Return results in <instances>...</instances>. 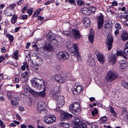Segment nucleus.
<instances>
[{
    "mask_svg": "<svg viewBox=\"0 0 128 128\" xmlns=\"http://www.w3.org/2000/svg\"><path fill=\"white\" fill-rule=\"evenodd\" d=\"M26 88V89L28 90L35 97L38 98L40 97H41L42 98H44L45 96L46 92L44 90H43L42 91L38 92L34 91L32 90L29 89L28 87L24 86V90L25 91L26 90L25 89Z\"/></svg>",
    "mask_w": 128,
    "mask_h": 128,
    "instance_id": "f257e3e1",
    "label": "nucleus"
},
{
    "mask_svg": "<svg viewBox=\"0 0 128 128\" xmlns=\"http://www.w3.org/2000/svg\"><path fill=\"white\" fill-rule=\"evenodd\" d=\"M72 122L73 124L74 125H76L74 128H87L86 125L82 122L80 123L78 125L80 120L77 117H74Z\"/></svg>",
    "mask_w": 128,
    "mask_h": 128,
    "instance_id": "f03ea898",
    "label": "nucleus"
},
{
    "mask_svg": "<svg viewBox=\"0 0 128 128\" xmlns=\"http://www.w3.org/2000/svg\"><path fill=\"white\" fill-rule=\"evenodd\" d=\"M117 74L114 72L110 71L108 72L106 77V79L108 82H111L117 78Z\"/></svg>",
    "mask_w": 128,
    "mask_h": 128,
    "instance_id": "7ed1b4c3",
    "label": "nucleus"
},
{
    "mask_svg": "<svg viewBox=\"0 0 128 128\" xmlns=\"http://www.w3.org/2000/svg\"><path fill=\"white\" fill-rule=\"evenodd\" d=\"M69 109L72 112L76 114L80 109V105L78 102H74L70 106Z\"/></svg>",
    "mask_w": 128,
    "mask_h": 128,
    "instance_id": "20e7f679",
    "label": "nucleus"
},
{
    "mask_svg": "<svg viewBox=\"0 0 128 128\" xmlns=\"http://www.w3.org/2000/svg\"><path fill=\"white\" fill-rule=\"evenodd\" d=\"M32 86L38 89H40L41 88L42 81L36 78H34L31 80Z\"/></svg>",
    "mask_w": 128,
    "mask_h": 128,
    "instance_id": "39448f33",
    "label": "nucleus"
},
{
    "mask_svg": "<svg viewBox=\"0 0 128 128\" xmlns=\"http://www.w3.org/2000/svg\"><path fill=\"white\" fill-rule=\"evenodd\" d=\"M16 5L15 4H12L10 6L6 9L4 12V14L7 16H12V12H14V8Z\"/></svg>",
    "mask_w": 128,
    "mask_h": 128,
    "instance_id": "423d86ee",
    "label": "nucleus"
},
{
    "mask_svg": "<svg viewBox=\"0 0 128 128\" xmlns=\"http://www.w3.org/2000/svg\"><path fill=\"white\" fill-rule=\"evenodd\" d=\"M56 118L54 116L48 115L44 117L43 118V121L47 124H51L56 121Z\"/></svg>",
    "mask_w": 128,
    "mask_h": 128,
    "instance_id": "0eeeda50",
    "label": "nucleus"
},
{
    "mask_svg": "<svg viewBox=\"0 0 128 128\" xmlns=\"http://www.w3.org/2000/svg\"><path fill=\"white\" fill-rule=\"evenodd\" d=\"M84 88L81 86H75L74 88H72V91L73 94L75 95H79L80 93L82 92Z\"/></svg>",
    "mask_w": 128,
    "mask_h": 128,
    "instance_id": "6e6552de",
    "label": "nucleus"
},
{
    "mask_svg": "<svg viewBox=\"0 0 128 128\" xmlns=\"http://www.w3.org/2000/svg\"><path fill=\"white\" fill-rule=\"evenodd\" d=\"M71 36L74 39L78 40L80 38L81 36L78 30L76 29H72L71 31Z\"/></svg>",
    "mask_w": 128,
    "mask_h": 128,
    "instance_id": "1a4fd4ad",
    "label": "nucleus"
},
{
    "mask_svg": "<svg viewBox=\"0 0 128 128\" xmlns=\"http://www.w3.org/2000/svg\"><path fill=\"white\" fill-rule=\"evenodd\" d=\"M57 57L60 59H63L66 60L68 59L69 57V55L66 52H59L57 54Z\"/></svg>",
    "mask_w": 128,
    "mask_h": 128,
    "instance_id": "9d476101",
    "label": "nucleus"
},
{
    "mask_svg": "<svg viewBox=\"0 0 128 128\" xmlns=\"http://www.w3.org/2000/svg\"><path fill=\"white\" fill-rule=\"evenodd\" d=\"M113 38L111 34H108L107 36L106 45L109 50H110L112 48V44L113 42Z\"/></svg>",
    "mask_w": 128,
    "mask_h": 128,
    "instance_id": "9b49d317",
    "label": "nucleus"
},
{
    "mask_svg": "<svg viewBox=\"0 0 128 128\" xmlns=\"http://www.w3.org/2000/svg\"><path fill=\"white\" fill-rule=\"evenodd\" d=\"M78 47L76 44H74L73 46L68 48L69 51L71 53L72 55H74L76 54L78 51Z\"/></svg>",
    "mask_w": 128,
    "mask_h": 128,
    "instance_id": "f8f14e48",
    "label": "nucleus"
},
{
    "mask_svg": "<svg viewBox=\"0 0 128 128\" xmlns=\"http://www.w3.org/2000/svg\"><path fill=\"white\" fill-rule=\"evenodd\" d=\"M95 9L94 7L92 6L88 8L84 7L80 9V11L82 13L86 15H87L88 14L87 12L90 11L94 12V10Z\"/></svg>",
    "mask_w": 128,
    "mask_h": 128,
    "instance_id": "ddd939ff",
    "label": "nucleus"
},
{
    "mask_svg": "<svg viewBox=\"0 0 128 128\" xmlns=\"http://www.w3.org/2000/svg\"><path fill=\"white\" fill-rule=\"evenodd\" d=\"M45 104L43 101L39 102H38L37 105L38 110L41 112L45 110Z\"/></svg>",
    "mask_w": 128,
    "mask_h": 128,
    "instance_id": "4468645a",
    "label": "nucleus"
},
{
    "mask_svg": "<svg viewBox=\"0 0 128 128\" xmlns=\"http://www.w3.org/2000/svg\"><path fill=\"white\" fill-rule=\"evenodd\" d=\"M97 57L98 60L103 64L105 62V58L103 54L100 52H98L97 54Z\"/></svg>",
    "mask_w": 128,
    "mask_h": 128,
    "instance_id": "2eb2a0df",
    "label": "nucleus"
},
{
    "mask_svg": "<svg viewBox=\"0 0 128 128\" xmlns=\"http://www.w3.org/2000/svg\"><path fill=\"white\" fill-rule=\"evenodd\" d=\"M57 106L59 107H61L64 104V97L63 96H60L57 100Z\"/></svg>",
    "mask_w": 128,
    "mask_h": 128,
    "instance_id": "dca6fc26",
    "label": "nucleus"
},
{
    "mask_svg": "<svg viewBox=\"0 0 128 128\" xmlns=\"http://www.w3.org/2000/svg\"><path fill=\"white\" fill-rule=\"evenodd\" d=\"M103 16L102 15L100 16L98 18V26L99 29L101 28L102 26L103 23Z\"/></svg>",
    "mask_w": 128,
    "mask_h": 128,
    "instance_id": "f3484780",
    "label": "nucleus"
},
{
    "mask_svg": "<svg viewBox=\"0 0 128 128\" xmlns=\"http://www.w3.org/2000/svg\"><path fill=\"white\" fill-rule=\"evenodd\" d=\"M94 30L92 29L90 30V33L88 35V39L89 40L90 42L92 43L94 41Z\"/></svg>",
    "mask_w": 128,
    "mask_h": 128,
    "instance_id": "a211bd4d",
    "label": "nucleus"
},
{
    "mask_svg": "<svg viewBox=\"0 0 128 128\" xmlns=\"http://www.w3.org/2000/svg\"><path fill=\"white\" fill-rule=\"evenodd\" d=\"M120 36L123 41L127 40L128 39V33L126 30H124L122 32Z\"/></svg>",
    "mask_w": 128,
    "mask_h": 128,
    "instance_id": "6ab92c4d",
    "label": "nucleus"
},
{
    "mask_svg": "<svg viewBox=\"0 0 128 128\" xmlns=\"http://www.w3.org/2000/svg\"><path fill=\"white\" fill-rule=\"evenodd\" d=\"M44 50L48 51L53 50L54 48L50 44H46L43 48Z\"/></svg>",
    "mask_w": 128,
    "mask_h": 128,
    "instance_id": "aec40b11",
    "label": "nucleus"
},
{
    "mask_svg": "<svg viewBox=\"0 0 128 128\" xmlns=\"http://www.w3.org/2000/svg\"><path fill=\"white\" fill-rule=\"evenodd\" d=\"M83 22L84 25L86 27L89 26L90 23V20L89 18L88 17H86L84 18Z\"/></svg>",
    "mask_w": 128,
    "mask_h": 128,
    "instance_id": "412c9836",
    "label": "nucleus"
},
{
    "mask_svg": "<svg viewBox=\"0 0 128 128\" xmlns=\"http://www.w3.org/2000/svg\"><path fill=\"white\" fill-rule=\"evenodd\" d=\"M61 116L63 118L68 119L72 117V115L67 113L64 112L61 114Z\"/></svg>",
    "mask_w": 128,
    "mask_h": 128,
    "instance_id": "4be33fe9",
    "label": "nucleus"
},
{
    "mask_svg": "<svg viewBox=\"0 0 128 128\" xmlns=\"http://www.w3.org/2000/svg\"><path fill=\"white\" fill-rule=\"evenodd\" d=\"M32 63L35 65L40 66L42 64V60L40 58H36L35 62H33Z\"/></svg>",
    "mask_w": 128,
    "mask_h": 128,
    "instance_id": "5701e85b",
    "label": "nucleus"
},
{
    "mask_svg": "<svg viewBox=\"0 0 128 128\" xmlns=\"http://www.w3.org/2000/svg\"><path fill=\"white\" fill-rule=\"evenodd\" d=\"M117 53L118 56H120L122 57L125 59H127L128 58V57L126 56V55L124 54V51L123 52L122 51H117Z\"/></svg>",
    "mask_w": 128,
    "mask_h": 128,
    "instance_id": "b1692460",
    "label": "nucleus"
},
{
    "mask_svg": "<svg viewBox=\"0 0 128 128\" xmlns=\"http://www.w3.org/2000/svg\"><path fill=\"white\" fill-rule=\"evenodd\" d=\"M87 62L88 64L92 66L94 65L95 62L92 58H89L87 60Z\"/></svg>",
    "mask_w": 128,
    "mask_h": 128,
    "instance_id": "393cba45",
    "label": "nucleus"
},
{
    "mask_svg": "<svg viewBox=\"0 0 128 128\" xmlns=\"http://www.w3.org/2000/svg\"><path fill=\"white\" fill-rule=\"evenodd\" d=\"M58 92L57 91H54V92L53 94L52 95V97L54 98L56 100H58V98L60 96H59V94H58Z\"/></svg>",
    "mask_w": 128,
    "mask_h": 128,
    "instance_id": "a878e982",
    "label": "nucleus"
},
{
    "mask_svg": "<svg viewBox=\"0 0 128 128\" xmlns=\"http://www.w3.org/2000/svg\"><path fill=\"white\" fill-rule=\"evenodd\" d=\"M66 76H61L58 82L62 83H64L66 80Z\"/></svg>",
    "mask_w": 128,
    "mask_h": 128,
    "instance_id": "bb28decb",
    "label": "nucleus"
},
{
    "mask_svg": "<svg viewBox=\"0 0 128 128\" xmlns=\"http://www.w3.org/2000/svg\"><path fill=\"white\" fill-rule=\"evenodd\" d=\"M60 125L64 128H68L70 127L69 124L66 122H61L60 123Z\"/></svg>",
    "mask_w": 128,
    "mask_h": 128,
    "instance_id": "cd10ccee",
    "label": "nucleus"
},
{
    "mask_svg": "<svg viewBox=\"0 0 128 128\" xmlns=\"http://www.w3.org/2000/svg\"><path fill=\"white\" fill-rule=\"evenodd\" d=\"M116 57L114 56H112L110 58V61L111 63L114 64L116 62Z\"/></svg>",
    "mask_w": 128,
    "mask_h": 128,
    "instance_id": "c85d7f7f",
    "label": "nucleus"
},
{
    "mask_svg": "<svg viewBox=\"0 0 128 128\" xmlns=\"http://www.w3.org/2000/svg\"><path fill=\"white\" fill-rule=\"evenodd\" d=\"M120 66L121 67V70H124L127 66L126 61H124L123 63H120Z\"/></svg>",
    "mask_w": 128,
    "mask_h": 128,
    "instance_id": "c756f323",
    "label": "nucleus"
},
{
    "mask_svg": "<svg viewBox=\"0 0 128 128\" xmlns=\"http://www.w3.org/2000/svg\"><path fill=\"white\" fill-rule=\"evenodd\" d=\"M122 86L125 88L128 89V83L125 80H123L121 83Z\"/></svg>",
    "mask_w": 128,
    "mask_h": 128,
    "instance_id": "7c9ffc66",
    "label": "nucleus"
},
{
    "mask_svg": "<svg viewBox=\"0 0 128 128\" xmlns=\"http://www.w3.org/2000/svg\"><path fill=\"white\" fill-rule=\"evenodd\" d=\"M17 17L15 15H13L11 19V22L13 24H14L16 22Z\"/></svg>",
    "mask_w": 128,
    "mask_h": 128,
    "instance_id": "2f4dec72",
    "label": "nucleus"
},
{
    "mask_svg": "<svg viewBox=\"0 0 128 128\" xmlns=\"http://www.w3.org/2000/svg\"><path fill=\"white\" fill-rule=\"evenodd\" d=\"M55 38V35L52 34H48L47 36V38L49 39L50 41L53 39H54Z\"/></svg>",
    "mask_w": 128,
    "mask_h": 128,
    "instance_id": "473e14b6",
    "label": "nucleus"
},
{
    "mask_svg": "<svg viewBox=\"0 0 128 128\" xmlns=\"http://www.w3.org/2000/svg\"><path fill=\"white\" fill-rule=\"evenodd\" d=\"M6 37L8 38L9 39L11 42H12L14 40V38L13 36L9 34H7L6 35Z\"/></svg>",
    "mask_w": 128,
    "mask_h": 128,
    "instance_id": "72a5a7b5",
    "label": "nucleus"
},
{
    "mask_svg": "<svg viewBox=\"0 0 128 128\" xmlns=\"http://www.w3.org/2000/svg\"><path fill=\"white\" fill-rule=\"evenodd\" d=\"M18 50H16L15 51V52L14 53V55H12V57H14V58L17 60L18 58Z\"/></svg>",
    "mask_w": 128,
    "mask_h": 128,
    "instance_id": "f704fd0d",
    "label": "nucleus"
},
{
    "mask_svg": "<svg viewBox=\"0 0 128 128\" xmlns=\"http://www.w3.org/2000/svg\"><path fill=\"white\" fill-rule=\"evenodd\" d=\"M100 120L102 123H105L107 120V118L105 116L101 117L100 118Z\"/></svg>",
    "mask_w": 128,
    "mask_h": 128,
    "instance_id": "c9c22d12",
    "label": "nucleus"
},
{
    "mask_svg": "<svg viewBox=\"0 0 128 128\" xmlns=\"http://www.w3.org/2000/svg\"><path fill=\"white\" fill-rule=\"evenodd\" d=\"M74 44L72 42L70 41H68L66 44V46L68 47V49L71 46H73Z\"/></svg>",
    "mask_w": 128,
    "mask_h": 128,
    "instance_id": "e433bc0d",
    "label": "nucleus"
},
{
    "mask_svg": "<svg viewBox=\"0 0 128 128\" xmlns=\"http://www.w3.org/2000/svg\"><path fill=\"white\" fill-rule=\"evenodd\" d=\"M61 75L59 74H55L54 76L55 80L58 82Z\"/></svg>",
    "mask_w": 128,
    "mask_h": 128,
    "instance_id": "4c0bfd02",
    "label": "nucleus"
},
{
    "mask_svg": "<svg viewBox=\"0 0 128 128\" xmlns=\"http://www.w3.org/2000/svg\"><path fill=\"white\" fill-rule=\"evenodd\" d=\"M110 109L111 112L112 114L114 116H116V112L114 111V108L110 106Z\"/></svg>",
    "mask_w": 128,
    "mask_h": 128,
    "instance_id": "58836bf2",
    "label": "nucleus"
},
{
    "mask_svg": "<svg viewBox=\"0 0 128 128\" xmlns=\"http://www.w3.org/2000/svg\"><path fill=\"white\" fill-rule=\"evenodd\" d=\"M115 28L116 29L119 30L121 28V25L118 23H116L115 25Z\"/></svg>",
    "mask_w": 128,
    "mask_h": 128,
    "instance_id": "ea45409f",
    "label": "nucleus"
},
{
    "mask_svg": "<svg viewBox=\"0 0 128 128\" xmlns=\"http://www.w3.org/2000/svg\"><path fill=\"white\" fill-rule=\"evenodd\" d=\"M11 102L14 106H16L18 105V101L16 100H12L11 101Z\"/></svg>",
    "mask_w": 128,
    "mask_h": 128,
    "instance_id": "a19ab883",
    "label": "nucleus"
},
{
    "mask_svg": "<svg viewBox=\"0 0 128 128\" xmlns=\"http://www.w3.org/2000/svg\"><path fill=\"white\" fill-rule=\"evenodd\" d=\"M98 112V110L96 108H95L94 110L92 112V115L94 116L95 114H96Z\"/></svg>",
    "mask_w": 128,
    "mask_h": 128,
    "instance_id": "79ce46f5",
    "label": "nucleus"
},
{
    "mask_svg": "<svg viewBox=\"0 0 128 128\" xmlns=\"http://www.w3.org/2000/svg\"><path fill=\"white\" fill-rule=\"evenodd\" d=\"M51 40V42H50L52 43V44H53L56 45L57 44L58 41L54 39Z\"/></svg>",
    "mask_w": 128,
    "mask_h": 128,
    "instance_id": "37998d69",
    "label": "nucleus"
},
{
    "mask_svg": "<svg viewBox=\"0 0 128 128\" xmlns=\"http://www.w3.org/2000/svg\"><path fill=\"white\" fill-rule=\"evenodd\" d=\"M63 34H64L68 36H71L70 32L68 31H64Z\"/></svg>",
    "mask_w": 128,
    "mask_h": 128,
    "instance_id": "c03bdc74",
    "label": "nucleus"
},
{
    "mask_svg": "<svg viewBox=\"0 0 128 128\" xmlns=\"http://www.w3.org/2000/svg\"><path fill=\"white\" fill-rule=\"evenodd\" d=\"M77 58L78 61L81 60V59L80 58V54L77 52L76 53Z\"/></svg>",
    "mask_w": 128,
    "mask_h": 128,
    "instance_id": "a18cd8bd",
    "label": "nucleus"
},
{
    "mask_svg": "<svg viewBox=\"0 0 128 128\" xmlns=\"http://www.w3.org/2000/svg\"><path fill=\"white\" fill-rule=\"evenodd\" d=\"M66 2H68L70 3L75 4V2L74 0H65Z\"/></svg>",
    "mask_w": 128,
    "mask_h": 128,
    "instance_id": "49530a36",
    "label": "nucleus"
},
{
    "mask_svg": "<svg viewBox=\"0 0 128 128\" xmlns=\"http://www.w3.org/2000/svg\"><path fill=\"white\" fill-rule=\"evenodd\" d=\"M28 76V73L26 72L23 73L22 75V77H27Z\"/></svg>",
    "mask_w": 128,
    "mask_h": 128,
    "instance_id": "de8ad7c7",
    "label": "nucleus"
},
{
    "mask_svg": "<svg viewBox=\"0 0 128 128\" xmlns=\"http://www.w3.org/2000/svg\"><path fill=\"white\" fill-rule=\"evenodd\" d=\"M77 4L78 5H81L84 4V2L81 0H78L77 2Z\"/></svg>",
    "mask_w": 128,
    "mask_h": 128,
    "instance_id": "09e8293b",
    "label": "nucleus"
},
{
    "mask_svg": "<svg viewBox=\"0 0 128 128\" xmlns=\"http://www.w3.org/2000/svg\"><path fill=\"white\" fill-rule=\"evenodd\" d=\"M21 18L23 20H24L26 19L28 17V16L27 15H23L22 16H20Z\"/></svg>",
    "mask_w": 128,
    "mask_h": 128,
    "instance_id": "8fccbe9b",
    "label": "nucleus"
},
{
    "mask_svg": "<svg viewBox=\"0 0 128 128\" xmlns=\"http://www.w3.org/2000/svg\"><path fill=\"white\" fill-rule=\"evenodd\" d=\"M91 126L92 128H98L97 126V124L95 123L92 124Z\"/></svg>",
    "mask_w": 128,
    "mask_h": 128,
    "instance_id": "3c124183",
    "label": "nucleus"
},
{
    "mask_svg": "<svg viewBox=\"0 0 128 128\" xmlns=\"http://www.w3.org/2000/svg\"><path fill=\"white\" fill-rule=\"evenodd\" d=\"M7 96L9 98L11 99L12 98V93L10 92H8L7 93Z\"/></svg>",
    "mask_w": 128,
    "mask_h": 128,
    "instance_id": "603ef678",
    "label": "nucleus"
},
{
    "mask_svg": "<svg viewBox=\"0 0 128 128\" xmlns=\"http://www.w3.org/2000/svg\"><path fill=\"white\" fill-rule=\"evenodd\" d=\"M124 52L125 55L128 56V49H124Z\"/></svg>",
    "mask_w": 128,
    "mask_h": 128,
    "instance_id": "864d4df0",
    "label": "nucleus"
},
{
    "mask_svg": "<svg viewBox=\"0 0 128 128\" xmlns=\"http://www.w3.org/2000/svg\"><path fill=\"white\" fill-rule=\"evenodd\" d=\"M60 107H59V106H57V107L56 109H55V110L57 112H60Z\"/></svg>",
    "mask_w": 128,
    "mask_h": 128,
    "instance_id": "5fc2aeb1",
    "label": "nucleus"
},
{
    "mask_svg": "<svg viewBox=\"0 0 128 128\" xmlns=\"http://www.w3.org/2000/svg\"><path fill=\"white\" fill-rule=\"evenodd\" d=\"M27 12L28 14L30 15H31L32 12V9H29L27 10Z\"/></svg>",
    "mask_w": 128,
    "mask_h": 128,
    "instance_id": "6e6d98bb",
    "label": "nucleus"
},
{
    "mask_svg": "<svg viewBox=\"0 0 128 128\" xmlns=\"http://www.w3.org/2000/svg\"><path fill=\"white\" fill-rule=\"evenodd\" d=\"M27 6H25L23 8L22 10V13H24L26 12V10L27 9Z\"/></svg>",
    "mask_w": 128,
    "mask_h": 128,
    "instance_id": "4d7b16f0",
    "label": "nucleus"
},
{
    "mask_svg": "<svg viewBox=\"0 0 128 128\" xmlns=\"http://www.w3.org/2000/svg\"><path fill=\"white\" fill-rule=\"evenodd\" d=\"M16 117L18 118V119L20 120H21L22 119V118L20 116V115L18 114H16Z\"/></svg>",
    "mask_w": 128,
    "mask_h": 128,
    "instance_id": "13d9d810",
    "label": "nucleus"
},
{
    "mask_svg": "<svg viewBox=\"0 0 128 128\" xmlns=\"http://www.w3.org/2000/svg\"><path fill=\"white\" fill-rule=\"evenodd\" d=\"M23 65L27 69H28V66L26 62H24Z\"/></svg>",
    "mask_w": 128,
    "mask_h": 128,
    "instance_id": "bf43d9fd",
    "label": "nucleus"
},
{
    "mask_svg": "<svg viewBox=\"0 0 128 128\" xmlns=\"http://www.w3.org/2000/svg\"><path fill=\"white\" fill-rule=\"evenodd\" d=\"M5 59L4 57L2 56L0 57V62H1Z\"/></svg>",
    "mask_w": 128,
    "mask_h": 128,
    "instance_id": "052dcab7",
    "label": "nucleus"
},
{
    "mask_svg": "<svg viewBox=\"0 0 128 128\" xmlns=\"http://www.w3.org/2000/svg\"><path fill=\"white\" fill-rule=\"evenodd\" d=\"M38 19L40 20H44V18L43 17L38 16Z\"/></svg>",
    "mask_w": 128,
    "mask_h": 128,
    "instance_id": "680f3d73",
    "label": "nucleus"
},
{
    "mask_svg": "<svg viewBox=\"0 0 128 128\" xmlns=\"http://www.w3.org/2000/svg\"><path fill=\"white\" fill-rule=\"evenodd\" d=\"M118 4V3L115 1L113 2L112 3V5L113 6H117Z\"/></svg>",
    "mask_w": 128,
    "mask_h": 128,
    "instance_id": "e2e57ef3",
    "label": "nucleus"
},
{
    "mask_svg": "<svg viewBox=\"0 0 128 128\" xmlns=\"http://www.w3.org/2000/svg\"><path fill=\"white\" fill-rule=\"evenodd\" d=\"M23 2V0H20L17 3V4L18 5H20L22 4Z\"/></svg>",
    "mask_w": 128,
    "mask_h": 128,
    "instance_id": "0e129e2a",
    "label": "nucleus"
},
{
    "mask_svg": "<svg viewBox=\"0 0 128 128\" xmlns=\"http://www.w3.org/2000/svg\"><path fill=\"white\" fill-rule=\"evenodd\" d=\"M126 108L124 107L122 108V113H125L126 112Z\"/></svg>",
    "mask_w": 128,
    "mask_h": 128,
    "instance_id": "69168bd1",
    "label": "nucleus"
},
{
    "mask_svg": "<svg viewBox=\"0 0 128 128\" xmlns=\"http://www.w3.org/2000/svg\"><path fill=\"white\" fill-rule=\"evenodd\" d=\"M6 51V49L4 47H3L1 50V52H2L4 53Z\"/></svg>",
    "mask_w": 128,
    "mask_h": 128,
    "instance_id": "338daca9",
    "label": "nucleus"
},
{
    "mask_svg": "<svg viewBox=\"0 0 128 128\" xmlns=\"http://www.w3.org/2000/svg\"><path fill=\"white\" fill-rule=\"evenodd\" d=\"M20 127L21 128H26V126L24 124H21L20 125Z\"/></svg>",
    "mask_w": 128,
    "mask_h": 128,
    "instance_id": "774afa93",
    "label": "nucleus"
}]
</instances>
